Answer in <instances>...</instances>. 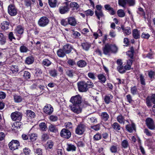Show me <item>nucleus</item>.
<instances>
[{
    "instance_id": "f257e3e1",
    "label": "nucleus",
    "mask_w": 155,
    "mask_h": 155,
    "mask_svg": "<svg viewBox=\"0 0 155 155\" xmlns=\"http://www.w3.org/2000/svg\"><path fill=\"white\" fill-rule=\"evenodd\" d=\"M70 10V7L68 2H66L62 4V5L59 7V11L61 14L68 12Z\"/></svg>"
},
{
    "instance_id": "f03ea898",
    "label": "nucleus",
    "mask_w": 155,
    "mask_h": 155,
    "mask_svg": "<svg viewBox=\"0 0 155 155\" xmlns=\"http://www.w3.org/2000/svg\"><path fill=\"white\" fill-rule=\"evenodd\" d=\"M70 102L73 104L80 105L81 102V98L79 95H77L71 97Z\"/></svg>"
},
{
    "instance_id": "7ed1b4c3",
    "label": "nucleus",
    "mask_w": 155,
    "mask_h": 155,
    "mask_svg": "<svg viewBox=\"0 0 155 155\" xmlns=\"http://www.w3.org/2000/svg\"><path fill=\"white\" fill-rule=\"evenodd\" d=\"M22 117V113L18 111H15L12 113L11 115V119L13 121H20Z\"/></svg>"
},
{
    "instance_id": "20e7f679",
    "label": "nucleus",
    "mask_w": 155,
    "mask_h": 155,
    "mask_svg": "<svg viewBox=\"0 0 155 155\" xmlns=\"http://www.w3.org/2000/svg\"><path fill=\"white\" fill-rule=\"evenodd\" d=\"M60 135L61 137L68 139L71 136V133L69 130L65 128H63L61 130Z\"/></svg>"
},
{
    "instance_id": "39448f33",
    "label": "nucleus",
    "mask_w": 155,
    "mask_h": 155,
    "mask_svg": "<svg viewBox=\"0 0 155 155\" xmlns=\"http://www.w3.org/2000/svg\"><path fill=\"white\" fill-rule=\"evenodd\" d=\"M9 148L12 150L18 149L20 146V143L18 140H12L9 143Z\"/></svg>"
},
{
    "instance_id": "423d86ee",
    "label": "nucleus",
    "mask_w": 155,
    "mask_h": 155,
    "mask_svg": "<svg viewBox=\"0 0 155 155\" xmlns=\"http://www.w3.org/2000/svg\"><path fill=\"white\" fill-rule=\"evenodd\" d=\"M78 87L79 91L80 92H85L88 88L86 83L84 81H81L78 83Z\"/></svg>"
},
{
    "instance_id": "0eeeda50",
    "label": "nucleus",
    "mask_w": 155,
    "mask_h": 155,
    "mask_svg": "<svg viewBox=\"0 0 155 155\" xmlns=\"http://www.w3.org/2000/svg\"><path fill=\"white\" fill-rule=\"evenodd\" d=\"M86 129L85 126L83 124H80L78 125L76 129V134L81 135L83 134Z\"/></svg>"
},
{
    "instance_id": "6e6552de",
    "label": "nucleus",
    "mask_w": 155,
    "mask_h": 155,
    "mask_svg": "<svg viewBox=\"0 0 155 155\" xmlns=\"http://www.w3.org/2000/svg\"><path fill=\"white\" fill-rule=\"evenodd\" d=\"M146 125L149 129L151 130L155 129V124L153 120L150 118H147L146 120Z\"/></svg>"
},
{
    "instance_id": "1a4fd4ad",
    "label": "nucleus",
    "mask_w": 155,
    "mask_h": 155,
    "mask_svg": "<svg viewBox=\"0 0 155 155\" xmlns=\"http://www.w3.org/2000/svg\"><path fill=\"white\" fill-rule=\"evenodd\" d=\"M49 21V20L47 17L43 16L39 19L38 23L39 26L44 27L48 24Z\"/></svg>"
},
{
    "instance_id": "9d476101",
    "label": "nucleus",
    "mask_w": 155,
    "mask_h": 155,
    "mask_svg": "<svg viewBox=\"0 0 155 155\" xmlns=\"http://www.w3.org/2000/svg\"><path fill=\"white\" fill-rule=\"evenodd\" d=\"M69 107L71 110L75 113L78 114L81 112L82 109L79 105H71Z\"/></svg>"
},
{
    "instance_id": "9b49d317",
    "label": "nucleus",
    "mask_w": 155,
    "mask_h": 155,
    "mask_svg": "<svg viewBox=\"0 0 155 155\" xmlns=\"http://www.w3.org/2000/svg\"><path fill=\"white\" fill-rule=\"evenodd\" d=\"M8 12L11 16H15L17 14V9L14 5H10L8 7Z\"/></svg>"
},
{
    "instance_id": "f8f14e48",
    "label": "nucleus",
    "mask_w": 155,
    "mask_h": 155,
    "mask_svg": "<svg viewBox=\"0 0 155 155\" xmlns=\"http://www.w3.org/2000/svg\"><path fill=\"white\" fill-rule=\"evenodd\" d=\"M43 111L46 114H51L53 111V108L50 104H47L43 108Z\"/></svg>"
},
{
    "instance_id": "ddd939ff",
    "label": "nucleus",
    "mask_w": 155,
    "mask_h": 155,
    "mask_svg": "<svg viewBox=\"0 0 155 155\" xmlns=\"http://www.w3.org/2000/svg\"><path fill=\"white\" fill-rule=\"evenodd\" d=\"M110 45L106 44L103 48L104 54L105 55H109L111 53Z\"/></svg>"
},
{
    "instance_id": "4468645a",
    "label": "nucleus",
    "mask_w": 155,
    "mask_h": 155,
    "mask_svg": "<svg viewBox=\"0 0 155 155\" xmlns=\"http://www.w3.org/2000/svg\"><path fill=\"white\" fill-rule=\"evenodd\" d=\"M121 28L125 36L131 34V31L130 27H124V26H122Z\"/></svg>"
},
{
    "instance_id": "2eb2a0df",
    "label": "nucleus",
    "mask_w": 155,
    "mask_h": 155,
    "mask_svg": "<svg viewBox=\"0 0 155 155\" xmlns=\"http://www.w3.org/2000/svg\"><path fill=\"white\" fill-rule=\"evenodd\" d=\"M126 128L127 130L129 132L132 133L134 130H135L136 127L135 124L133 122L131 124H128L126 126Z\"/></svg>"
},
{
    "instance_id": "dca6fc26",
    "label": "nucleus",
    "mask_w": 155,
    "mask_h": 155,
    "mask_svg": "<svg viewBox=\"0 0 155 155\" xmlns=\"http://www.w3.org/2000/svg\"><path fill=\"white\" fill-rule=\"evenodd\" d=\"M68 21L69 24L72 26H74L77 24L76 19L74 17L68 18Z\"/></svg>"
},
{
    "instance_id": "f3484780",
    "label": "nucleus",
    "mask_w": 155,
    "mask_h": 155,
    "mask_svg": "<svg viewBox=\"0 0 155 155\" xmlns=\"http://www.w3.org/2000/svg\"><path fill=\"white\" fill-rule=\"evenodd\" d=\"M72 49L73 48L71 46L68 44L65 45L63 48V50L66 54L70 53Z\"/></svg>"
},
{
    "instance_id": "a211bd4d",
    "label": "nucleus",
    "mask_w": 155,
    "mask_h": 155,
    "mask_svg": "<svg viewBox=\"0 0 155 155\" xmlns=\"http://www.w3.org/2000/svg\"><path fill=\"white\" fill-rule=\"evenodd\" d=\"M132 35L135 39L139 38L140 37V31L137 29H134L132 31Z\"/></svg>"
},
{
    "instance_id": "6ab92c4d",
    "label": "nucleus",
    "mask_w": 155,
    "mask_h": 155,
    "mask_svg": "<svg viewBox=\"0 0 155 155\" xmlns=\"http://www.w3.org/2000/svg\"><path fill=\"white\" fill-rule=\"evenodd\" d=\"M113 96L110 94L106 95L104 98V101L105 103L108 104L112 102L111 100L113 99Z\"/></svg>"
},
{
    "instance_id": "aec40b11",
    "label": "nucleus",
    "mask_w": 155,
    "mask_h": 155,
    "mask_svg": "<svg viewBox=\"0 0 155 155\" xmlns=\"http://www.w3.org/2000/svg\"><path fill=\"white\" fill-rule=\"evenodd\" d=\"M95 14L99 20H100L101 18L104 19L105 16L102 11H95Z\"/></svg>"
},
{
    "instance_id": "412c9836",
    "label": "nucleus",
    "mask_w": 155,
    "mask_h": 155,
    "mask_svg": "<svg viewBox=\"0 0 155 155\" xmlns=\"http://www.w3.org/2000/svg\"><path fill=\"white\" fill-rule=\"evenodd\" d=\"M6 42V37L4 34L0 32V44L3 45H4Z\"/></svg>"
},
{
    "instance_id": "4be33fe9",
    "label": "nucleus",
    "mask_w": 155,
    "mask_h": 155,
    "mask_svg": "<svg viewBox=\"0 0 155 155\" xmlns=\"http://www.w3.org/2000/svg\"><path fill=\"white\" fill-rule=\"evenodd\" d=\"M54 144V143L51 140H48L45 145L46 149L48 150L52 149Z\"/></svg>"
},
{
    "instance_id": "5701e85b",
    "label": "nucleus",
    "mask_w": 155,
    "mask_h": 155,
    "mask_svg": "<svg viewBox=\"0 0 155 155\" xmlns=\"http://www.w3.org/2000/svg\"><path fill=\"white\" fill-rule=\"evenodd\" d=\"M13 97L14 101L15 103L21 102L22 100V98L21 96L16 94L13 95Z\"/></svg>"
},
{
    "instance_id": "b1692460",
    "label": "nucleus",
    "mask_w": 155,
    "mask_h": 155,
    "mask_svg": "<svg viewBox=\"0 0 155 155\" xmlns=\"http://www.w3.org/2000/svg\"><path fill=\"white\" fill-rule=\"evenodd\" d=\"M77 66L80 68H83L87 65V63L83 60H80L77 62Z\"/></svg>"
},
{
    "instance_id": "393cba45",
    "label": "nucleus",
    "mask_w": 155,
    "mask_h": 155,
    "mask_svg": "<svg viewBox=\"0 0 155 155\" xmlns=\"http://www.w3.org/2000/svg\"><path fill=\"white\" fill-rule=\"evenodd\" d=\"M1 28L4 30H7L9 28V23L7 21H5L3 22L1 24Z\"/></svg>"
},
{
    "instance_id": "a878e982",
    "label": "nucleus",
    "mask_w": 155,
    "mask_h": 155,
    "mask_svg": "<svg viewBox=\"0 0 155 155\" xmlns=\"http://www.w3.org/2000/svg\"><path fill=\"white\" fill-rule=\"evenodd\" d=\"M49 5L51 8H54L56 7L57 3V0H48Z\"/></svg>"
},
{
    "instance_id": "bb28decb",
    "label": "nucleus",
    "mask_w": 155,
    "mask_h": 155,
    "mask_svg": "<svg viewBox=\"0 0 155 155\" xmlns=\"http://www.w3.org/2000/svg\"><path fill=\"white\" fill-rule=\"evenodd\" d=\"M50 131L52 132L56 133L58 131V129L56 126L52 124H51L48 127Z\"/></svg>"
},
{
    "instance_id": "cd10ccee",
    "label": "nucleus",
    "mask_w": 155,
    "mask_h": 155,
    "mask_svg": "<svg viewBox=\"0 0 155 155\" xmlns=\"http://www.w3.org/2000/svg\"><path fill=\"white\" fill-rule=\"evenodd\" d=\"M117 120L118 122L120 124H123L124 123L125 120L123 116L121 115L118 116L117 118Z\"/></svg>"
},
{
    "instance_id": "c85d7f7f",
    "label": "nucleus",
    "mask_w": 155,
    "mask_h": 155,
    "mask_svg": "<svg viewBox=\"0 0 155 155\" xmlns=\"http://www.w3.org/2000/svg\"><path fill=\"white\" fill-rule=\"evenodd\" d=\"M102 119L105 121L107 120L109 116L108 114L106 112H102L101 115Z\"/></svg>"
},
{
    "instance_id": "c756f323",
    "label": "nucleus",
    "mask_w": 155,
    "mask_h": 155,
    "mask_svg": "<svg viewBox=\"0 0 155 155\" xmlns=\"http://www.w3.org/2000/svg\"><path fill=\"white\" fill-rule=\"evenodd\" d=\"M16 32L18 34H22L24 32V29L21 26H18L15 29Z\"/></svg>"
},
{
    "instance_id": "7c9ffc66",
    "label": "nucleus",
    "mask_w": 155,
    "mask_h": 155,
    "mask_svg": "<svg viewBox=\"0 0 155 155\" xmlns=\"http://www.w3.org/2000/svg\"><path fill=\"white\" fill-rule=\"evenodd\" d=\"M34 61V58L30 56L26 58L25 60V62L28 64H30L33 62Z\"/></svg>"
},
{
    "instance_id": "2f4dec72",
    "label": "nucleus",
    "mask_w": 155,
    "mask_h": 155,
    "mask_svg": "<svg viewBox=\"0 0 155 155\" xmlns=\"http://www.w3.org/2000/svg\"><path fill=\"white\" fill-rule=\"evenodd\" d=\"M98 79L100 82L102 83H104L106 80V78L105 76L103 74H99L97 76Z\"/></svg>"
},
{
    "instance_id": "473e14b6",
    "label": "nucleus",
    "mask_w": 155,
    "mask_h": 155,
    "mask_svg": "<svg viewBox=\"0 0 155 155\" xmlns=\"http://www.w3.org/2000/svg\"><path fill=\"white\" fill-rule=\"evenodd\" d=\"M76 147L73 145L72 144H68L67 145V150L68 151H75L76 150Z\"/></svg>"
},
{
    "instance_id": "72a5a7b5",
    "label": "nucleus",
    "mask_w": 155,
    "mask_h": 155,
    "mask_svg": "<svg viewBox=\"0 0 155 155\" xmlns=\"http://www.w3.org/2000/svg\"><path fill=\"white\" fill-rule=\"evenodd\" d=\"M130 92L133 95H135L138 93L137 87L136 86L131 87L130 88Z\"/></svg>"
},
{
    "instance_id": "f704fd0d",
    "label": "nucleus",
    "mask_w": 155,
    "mask_h": 155,
    "mask_svg": "<svg viewBox=\"0 0 155 155\" xmlns=\"http://www.w3.org/2000/svg\"><path fill=\"white\" fill-rule=\"evenodd\" d=\"M112 128L115 130L118 131L120 130V125L117 122H114L112 125Z\"/></svg>"
},
{
    "instance_id": "c9c22d12",
    "label": "nucleus",
    "mask_w": 155,
    "mask_h": 155,
    "mask_svg": "<svg viewBox=\"0 0 155 155\" xmlns=\"http://www.w3.org/2000/svg\"><path fill=\"white\" fill-rule=\"evenodd\" d=\"M118 150L117 146V145H113L110 147V150L112 153H116Z\"/></svg>"
},
{
    "instance_id": "e433bc0d",
    "label": "nucleus",
    "mask_w": 155,
    "mask_h": 155,
    "mask_svg": "<svg viewBox=\"0 0 155 155\" xmlns=\"http://www.w3.org/2000/svg\"><path fill=\"white\" fill-rule=\"evenodd\" d=\"M64 50L60 49L57 51V55L60 57H64L65 55Z\"/></svg>"
},
{
    "instance_id": "4c0bfd02",
    "label": "nucleus",
    "mask_w": 155,
    "mask_h": 155,
    "mask_svg": "<svg viewBox=\"0 0 155 155\" xmlns=\"http://www.w3.org/2000/svg\"><path fill=\"white\" fill-rule=\"evenodd\" d=\"M122 147L124 148H126L129 146V144L128 141L127 140H124L121 143Z\"/></svg>"
},
{
    "instance_id": "58836bf2",
    "label": "nucleus",
    "mask_w": 155,
    "mask_h": 155,
    "mask_svg": "<svg viewBox=\"0 0 155 155\" xmlns=\"http://www.w3.org/2000/svg\"><path fill=\"white\" fill-rule=\"evenodd\" d=\"M70 7L73 8L74 9H78L79 7V5L77 3L73 2L70 3Z\"/></svg>"
},
{
    "instance_id": "ea45409f",
    "label": "nucleus",
    "mask_w": 155,
    "mask_h": 155,
    "mask_svg": "<svg viewBox=\"0 0 155 155\" xmlns=\"http://www.w3.org/2000/svg\"><path fill=\"white\" fill-rule=\"evenodd\" d=\"M22 124L20 122H16L14 123V125L12 126L13 128L15 129H19L21 127Z\"/></svg>"
},
{
    "instance_id": "a19ab883",
    "label": "nucleus",
    "mask_w": 155,
    "mask_h": 155,
    "mask_svg": "<svg viewBox=\"0 0 155 155\" xmlns=\"http://www.w3.org/2000/svg\"><path fill=\"white\" fill-rule=\"evenodd\" d=\"M118 4L119 5L123 7L124 8H126V5L127 3V0H118Z\"/></svg>"
},
{
    "instance_id": "79ce46f5",
    "label": "nucleus",
    "mask_w": 155,
    "mask_h": 155,
    "mask_svg": "<svg viewBox=\"0 0 155 155\" xmlns=\"http://www.w3.org/2000/svg\"><path fill=\"white\" fill-rule=\"evenodd\" d=\"M117 14L119 17L121 18H123L125 15V13L122 9L118 10L117 11Z\"/></svg>"
},
{
    "instance_id": "37998d69",
    "label": "nucleus",
    "mask_w": 155,
    "mask_h": 155,
    "mask_svg": "<svg viewBox=\"0 0 155 155\" xmlns=\"http://www.w3.org/2000/svg\"><path fill=\"white\" fill-rule=\"evenodd\" d=\"M51 64V62L47 59H44L42 61L43 64L47 67L50 66Z\"/></svg>"
},
{
    "instance_id": "c03bdc74",
    "label": "nucleus",
    "mask_w": 155,
    "mask_h": 155,
    "mask_svg": "<svg viewBox=\"0 0 155 155\" xmlns=\"http://www.w3.org/2000/svg\"><path fill=\"white\" fill-rule=\"evenodd\" d=\"M81 46L83 49L86 51L88 50L90 47V44L86 42L82 43Z\"/></svg>"
},
{
    "instance_id": "a18cd8bd",
    "label": "nucleus",
    "mask_w": 155,
    "mask_h": 155,
    "mask_svg": "<svg viewBox=\"0 0 155 155\" xmlns=\"http://www.w3.org/2000/svg\"><path fill=\"white\" fill-rule=\"evenodd\" d=\"M37 134L35 133L31 134L30 135V139L31 141H34L36 140L37 138Z\"/></svg>"
},
{
    "instance_id": "49530a36",
    "label": "nucleus",
    "mask_w": 155,
    "mask_h": 155,
    "mask_svg": "<svg viewBox=\"0 0 155 155\" xmlns=\"http://www.w3.org/2000/svg\"><path fill=\"white\" fill-rule=\"evenodd\" d=\"M117 71L120 73H124L125 72L124 67L122 65L118 66L117 68Z\"/></svg>"
},
{
    "instance_id": "de8ad7c7",
    "label": "nucleus",
    "mask_w": 155,
    "mask_h": 155,
    "mask_svg": "<svg viewBox=\"0 0 155 155\" xmlns=\"http://www.w3.org/2000/svg\"><path fill=\"white\" fill-rule=\"evenodd\" d=\"M27 116L28 117H30L31 118H34L35 116V113L33 111L31 110H28L27 111Z\"/></svg>"
},
{
    "instance_id": "09e8293b",
    "label": "nucleus",
    "mask_w": 155,
    "mask_h": 155,
    "mask_svg": "<svg viewBox=\"0 0 155 155\" xmlns=\"http://www.w3.org/2000/svg\"><path fill=\"white\" fill-rule=\"evenodd\" d=\"M111 53H116L117 51V47L114 45H110Z\"/></svg>"
},
{
    "instance_id": "8fccbe9b",
    "label": "nucleus",
    "mask_w": 155,
    "mask_h": 155,
    "mask_svg": "<svg viewBox=\"0 0 155 155\" xmlns=\"http://www.w3.org/2000/svg\"><path fill=\"white\" fill-rule=\"evenodd\" d=\"M20 50L21 52L26 53L28 51V48L24 45H22L20 48Z\"/></svg>"
},
{
    "instance_id": "3c124183",
    "label": "nucleus",
    "mask_w": 155,
    "mask_h": 155,
    "mask_svg": "<svg viewBox=\"0 0 155 155\" xmlns=\"http://www.w3.org/2000/svg\"><path fill=\"white\" fill-rule=\"evenodd\" d=\"M10 70L13 73L17 72L18 71V66L16 65H12L11 66V67Z\"/></svg>"
},
{
    "instance_id": "603ef678",
    "label": "nucleus",
    "mask_w": 155,
    "mask_h": 155,
    "mask_svg": "<svg viewBox=\"0 0 155 155\" xmlns=\"http://www.w3.org/2000/svg\"><path fill=\"white\" fill-rule=\"evenodd\" d=\"M85 13L87 16H92L94 14L93 11L91 9H88L85 12Z\"/></svg>"
},
{
    "instance_id": "864d4df0",
    "label": "nucleus",
    "mask_w": 155,
    "mask_h": 155,
    "mask_svg": "<svg viewBox=\"0 0 155 155\" xmlns=\"http://www.w3.org/2000/svg\"><path fill=\"white\" fill-rule=\"evenodd\" d=\"M39 127L41 130L45 131L47 129V126L44 123H41L39 124Z\"/></svg>"
},
{
    "instance_id": "5fc2aeb1",
    "label": "nucleus",
    "mask_w": 155,
    "mask_h": 155,
    "mask_svg": "<svg viewBox=\"0 0 155 155\" xmlns=\"http://www.w3.org/2000/svg\"><path fill=\"white\" fill-rule=\"evenodd\" d=\"M101 137V134L100 133H98L94 136L93 138L94 140H100Z\"/></svg>"
},
{
    "instance_id": "6e6d98bb",
    "label": "nucleus",
    "mask_w": 155,
    "mask_h": 155,
    "mask_svg": "<svg viewBox=\"0 0 155 155\" xmlns=\"http://www.w3.org/2000/svg\"><path fill=\"white\" fill-rule=\"evenodd\" d=\"M65 127L67 129H71L72 128V124L70 122H67L64 124Z\"/></svg>"
},
{
    "instance_id": "4d7b16f0",
    "label": "nucleus",
    "mask_w": 155,
    "mask_h": 155,
    "mask_svg": "<svg viewBox=\"0 0 155 155\" xmlns=\"http://www.w3.org/2000/svg\"><path fill=\"white\" fill-rule=\"evenodd\" d=\"M35 155H42V151L40 148H38L34 151Z\"/></svg>"
},
{
    "instance_id": "13d9d810",
    "label": "nucleus",
    "mask_w": 155,
    "mask_h": 155,
    "mask_svg": "<svg viewBox=\"0 0 155 155\" xmlns=\"http://www.w3.org/2000/svg\"><path fill=\"white\" fill-rule=\"evenodd\" d=\"M23 76L26 79H29L30 78L31 76L30 74L28 71H25L24 72Z\"/></svg>"
},
{
    "instance_id": "bf43d9fd",
    "label": "nucleus",
    "mask_w": 155,
    "mask_h": 155,
    "mask_svg": "<svg viewBox=\"0 0 155 155\" xmlns=\"http://www.w3.org/2000/svg\"><path fill=\"white\" fill-rule=\"evenodd\" d=\"M144 132L148 136H151L153 133L150 131L148 129H145L144 130Z\"/></svg>"
},
{
    "instance_id": "052dcab7",
    "label": "nucleus",
    "mask_w": 155,
    "mask_h": 155,
    "mask_svg": "<svg viewBox=\"0 0 155 155\" xmlns=\"http://www.w3.org/2000/svg\"><path fill=\"white\" fill-rule=\"evenodd\" d=\"M24 4L27 7H31V2L30 0H24Z\"/></svg>"
},
{
    "instance_id": "680f3d73",
    "label": "nucleus",
    "mask_w": 155,
    "mask_h": 155,
    "mask_svg": "<svg viewBox=\"0 0 155 155\" xmlns=\"http://www.w3.org/2000/svg\"><path fill=\"white\" fill-rule=\"evenodd\" d=\"M91 128L94 129L95 131H97L100 130V125L99 124L92 126L91 127Z\"/></svg>"
},
{
    "instance_id": "e2e57ef3",
    "label": "nucleus",
    "mask_w": 155,
    "mask_h": 155,
    "mask_svg": "<svg viewBox=\"0 0 155 155\" xmlns=\"http://www.w3.org/2000/svg\"><path fill=\"white\" fill-rule=\"evenodd\" d=\"M8 38L11 41H12L13 39H16L12 32H11L9 33L8 34Z\"/></svg>"
},
{
    "instance_id": "0e129e2a",
    "label": "nucleus",
    "mask_w": 155,
    "mask_h": 155,
    "mask_svg": "<svg viewBox=\"0 0 155 155\" xmlns=\"http://www.w3.org/2000/svg\"><path fill=\"white\" fill-rule=\"evenodd\" d=\"M49 119L52 121H57L58 119V118L57 116L54 115H51L49 117Z\"/></svg>"
},
{
    "instance_id": "69168bd1",
    "label": "nucleus",
    "mask_w": 155,
    "mask_h": 155,
    "mask_svg": "<svg viewBox=\"0 0 155 155\" xmlns=\"http://www.w3.org/2000/svg\"><path fill=\"white\" fill-rule=\"evenodd\" d=\"M23 152L26 155H28L31 152V150L28 147H25L23 149Z\"/></svg>"
},
{
    "instance_id": "338daca9",
    "label": "nucleus",
    "mask_w": 155,
    "mask_h": 155,
    "mask_svg": "<svg viewBox=\"0 0 155 155\" xmlns=\"http://www.w3.org/2000/svg\"><path fill=\"white\" fill-rule=\"evenodd\" d=\"M49 139V136L47 134H43L41 136V139L44 141H46Z\"/></svg>"
},
{
    "instance_id": "774afa93",
    "label": "nucleus",
    "mask_w": 155,
    "mask_h": 155,
    "mask_svg": "<svg viewBox=\"0 0 155 155\" xmlns=\"http://www.w3.org/2000/svg\"><path fill=\"white\" fill-rule=\"evenodd\" d=\"M141 37L143 38L148 39L150 37V35L148 33H145L144 32H143L142 34Z\"/></svg>"
}]
</instances>
